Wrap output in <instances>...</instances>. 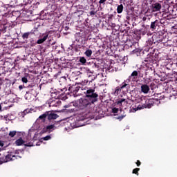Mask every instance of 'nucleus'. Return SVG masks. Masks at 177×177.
Returning <instances> with one entry per match:
<instances>
[{"instance_id":"f257e3e1","label":"nucleus","mask_w":177,"mask_h":177,"mask_svg":"<svg viewBox=\"0 0 177 177\" xmlns=\"http://www.w3.org/2000/svg\"><path fill=\"white\" fill-rule=\"evenodd\" d=\"M82 93L85 94V97L75 101L73 106L78 110H86L89 113L93 111L95 104L99 102V93L96 92L95 88H91L86 86L82 87Z\"/></svg>"},{"instance_id":"f03ea898","label":"nucleus","mask_w":177,"mask_h":177,"mask_svg":"<svg viewBox=\"0 0 177 177\" xmlns=\"http://www.w3.org/2000/svg\"><path fill=\"white\" fill-rule=\"evenodd\" d=\"M82 88H85V85L82 84V83H76L73 85H69L68 91L71 93H73V95H77L80 89L82 91Z\"/></svg>"},{"instance_id":"7ed1b4c3","label":"nucleus","mask_w":177,"mask_h":177,"mask_svg":"<svg viewBox=\"0 0 177 177\" xmlns=\"http://www.w3.org/2000/svg\"><path fill=\"white\" fill-rule=\"evenodd\" d=\"M156 102H159L158 99H149V100H146L145 103H144V106H145V109H151L153 106H154V103Z\"/></svg>"},{"instance_id":"20e7f679","label":"nucleus","mask_w":177,"mask_h":177,"mask_svg":"<svg viewBox=\"0 0 177 177\" xmlns=\"http://www.w3.org/2000/svg\"><path fill=\"white\" fill-rule=\"evenodd\" d=\"M162 24L161 21L156 19L151 22L150 28L152 31H153V30H158Z\"/></svg>"},{"instance_id":"39448f33","label":"nucleus","mask_w":177,"mask_h":177,"mask_svg":"<svg viewBox=\"0 0 177 177\" xmlns=\"http://www.w3.org/2000/svg\"><path fill=\"white\" fill-rule=\"evenodd\" d=\"M55 129L56 126H55V124H50L43 128L41 131V133H46V132H48V133H50V132H53Z\"/></svg>"},{"instance_id":"423d86ee","label":"nucleus","mask_w":177,"mask_h":177,"mask_svg":"<svg viewBox=\"0 0 177 177\" xmlns=\"http://www.w3.org/2000/svg\"><path fill=\"white\" fill-rule=\"evenodd\" d=\"M138 75L137 71H133L127 81H129V82H136V81H138Z\"/></svg>"},{"instance_id":"0eeeda50","label":"nucleus","mask_w":177,"mask_h":177,"mask_svg":"<svg viewBox=\"0 0 177 177\" xmlns=\"http://www.w3.org/2000/svg\"><path fill=\"white\" fill-rule=\"evenodd\" d=\"M128 84L125 83V82H124L122 84L121 87L120 88V86H118L115 88V91L113 92V95L115 96H117L118 95V93H120V92H121V89H124V88H127V86H128Z\"/></svg>"},{"instance_id":"6e6552de","label":"nucleus","mask_w":177,"mask_h":177,"mask_svg":"<svg viewBox=\"0 0 177 177\" xmlns=\"http://www.w3.org/2000/svg\"><path fill=\"white\" fill-rule=\"evenodd\" d=\"M47 118L49 121H51V120H56L59 115L52 111H46Z\"/></svg>"},{"instance_id":"1a4fd4ad","label":"nucleus","mask_w":177,"mask_h":177,"mask_svg":"<svg viewBox=\"0 0 177 177\" xmlns=\"http://www.w3.org/2000/svg\"><path fill=\"white\" fill-rule=\"evenodd\" d=\"M59 84L61 86H63L61 91H64L66 89V84H67V79L66 77H61L59 80Z\"/></svg>"},{"instance_id":"9d476101","label":"nucleus","mask_w":177,"mask_h":177,"mask_svg":"<svg viewBox=\"0 0 177 177\" xmlns=\"http://www.w3.org/2000/svg\"><path fill=\"white\" fill-rule=\"evenodd\" d=\"M161 3H155L152 5V10L153 12H160L161 10Z\"/></svg>"},{"instance_id":"9b49d317","label":"nucleus","mask_w":177,"mask_h":177,"mask_svg":"<svg viewBox=\"0 0 177 177\" xmlns=\"http://www.w3.org/2000/svg\"><path fill=\"white\" fill-rule=\"evenodd\" d=\"M149 91H150V87L147 84H142L141 86V92H142V93L147 94L149 93Z\"/></svg>"},{"instance_id":"f8f14e48","label":"nucleus","mask_w":177,"mask_h":177,"mask_svg":"<svg viewBox=\"0 0 177 177\" xmlns=\"http://www.w3.org/2000/svg\"><path fill=\"white\" fill-rule=\"evenodd\" d=\"M165 8H167L168 12H171L172 16H175V17H177V10L176 11H174V10L172 9V6L168 4L165 5Z\"/></svg>"},{"instance_id":"ddd939ff","label":"nucleus","mask_w":177,"mask_h":177,"mask_svg":"<svg viewBox=\"0 0 177 177\" xmlns=\"http://www.w3.org/2000/svg\"><path fill=\"white\" fill-rule=\"evenodd\" d=\"M16 158H17L16 155H13L12 153L8 154L5 156V160H7V162L8 161H14V160H16Z\"/></svg>"},{"instance_id":"4468645a","label":"nucleus","mask_w":177,"mask_h":177,"mask_svg":"<svg viewBox=\"0 0 177 177\" xmlns=\"http://www.w3.org/2000/svg\"><path fill=\"white\" fill-rule=\"evenodd\" d=\"M21 135H23V133L20 132V131H10L9 133V136H10V138H15V136H21Z\"/></svg>"},{"instance_id":"2eb2a0df","label":"nucleus","mask_w":177,"mask_h":177,"mask_svg":"<svg viewBox=\"0 0 177 177\" xmlns=\"http://www.w3.org/2000/svg\"><path fill=\"white\" fill-rule=\"evenodd\" d=\"M48 37H49V34H46L45 36L43 37L41 39H39L37 41L38 45H41V44H44L46 39H48Z\"/></svg>"},{"instance_id":"dca6fc26","label":"nucleus","mask_w":177,"mask_h":177,"mask_svg":"<svg viewBox=\"0 0 177 177\" xmlns=\"http://www.w3.org/2000/svg\"><path fill=\"white\" fill-rule=\"evenodd\" d=\"M46 117H47V113H46V111L44 113H43L42 115L39 116L37 121H39V120H41V122H45V121H46Z\"/></svg>"},{"instance_id":"f3484780","label":"nucleus","mask_w":177,"mask_h":177,"mask_svg":"<svg viewBox=\"0 0 177 177\" xmlns=\"http://www.w3.org/2000/svg\"><path fill=\"white\" fill-rule=\"evenodd\" d=\"M24 143H26V142L24 141V140L21 137H20L19 139H17L15 141L16 146H21V145H24Z\"/></svg>"},{"instance_id":"a211bd4d","label":"nucleus","mask_w":177,"mask_h":177,"mask_svg":"<svg viewBox=\"0 0 177 177\" xmlns=\"http://www.w3.org/2000/svg\"><path fill=\"white\" fill-rule=\"evenodd\" d=\"M146 106L145 104H142V105H138V106H135V107H133L134 111H138V110H142L143 109H145Z\"/></svg>"},{"instance_id":"6ab92c4d","label":"nucleus","mask_w":177,"mask_h":177,"mask_svg":"<svg viewBox=\"0 0 177 177\" xmlns=\"http://www.w3.org/2000/svg\"><path fill=\"white\" fill-rule=\"evenodd\" d=\"M31 34H34V32H32V30H31V32H28L24 33L22 35L23 39H28V37H30V35H31Z\"/></svg>"},{"instance_id":"aec40b11","label":"nucleus","mask_w":177,"mask_h":177,"mask_svg":"<svg viewBox=\"0 0 177 177\" xmlns=\"http://www.w3.org/2000/svg\"><path fill=\"white\" fill-rule=\"evenodd\" d=\"M123 11H124V6L122 4L118 5L117 12L118 14H121L122 13Z\"/></svg>"},{"instance_id":"412c9836","label":"nucleus","mask_w":177,"mask_h":177,"mask_svg":"<svg viewBox=\"0 0 177 177\" xmlns=\"http://www.w3.org/2000/svg\"><path fill=\"white\" fill-rule=\"evenodd\" d=\"M142 27L145 28L144 30L143 29L141 30V34L142 35H146L147 34V27H150V26H146L145 24L142 25Z\"/></svg>"},{"instance_id":"4be33fe9","label":"nucleus","mask_w":177,"mask_h":177,"mask_svg":"<svg viewBox=\"0 0 177 177\" xmlns=\"http://www.w3.org/2000/svg\"><path fill=\"white\" fill-rule=\"evenodd\" d=\"M92 50L91 49H87L85 52H84V55L86 56V57H91V56H92Z\"/></svg>"},{"instance_id":"5701e85b","label":"nucleus","mask_w":177,"mask_h":177,"mask_svg":"<svg viewBox=\"0 0 177 177\" xmlns=\"http://www.w3.org/2000/svg\"><path fill=\"white\" fill-rule=\"evenodd\" d=\"M57 98L61 99L62 100H66L67 99V95L64 93H61L59 96H57Z\"/></svg>"},{"instance_id":"b1692460","label":"nucleus","mask_w":177,"mask_h":177,"mask_svg":"<svg viewBox=\"0 0 177 177\" xmlns=\"http://www.w3.org/2000/svg\"><path fill=\"white\" fill-rule=\"evenodd\" d=\"M124 102H126L125 99L124 98L119 99L116 102V104H118V106H122V103H124Z\"/></svg>"},{"instance_id":"393cba45","label":"nucleus","mask_w":177,"mask_h":177,"mask_svg":"<svg viewBox=\"0 0 177 177\" xmlns=\"http://www.w3.org/2000/svg\"><path fill=\"white\" fill-rule=\"evenodd\" d=\"M79 62L81 63V64L85 65L86 63V59L84 58V57H80Z\"/></svg>"},{"instance_id":"a878e982","label":"nucleus","mask_w":177,"mask_h":177,"mask_svg":"<svg viewBox=\"0 0 177 177\" xmlns=\"http://www.w3.org/2000/svg\"><path fill=\"white\" fill-rule=\"evenodd\" d=\"M24 88H34V86H35V83H28V85L26 84V86H24Z\"/></svg>"},{"instance_id":"bb28decb","label":"nucleus","mask_w":177,"mask_h":177,"mask_svg":"<svg viewBox=\"0 0 177 177\" xmlns=\"http://www.w3.org/2000/svg\"><path fill=\"white\" fill-rule=\"evenodd\" d=\"M140 171V168H136L133 170L132 174H135V175H137V176H139V171Z\"/></svg>"},{"instance_id":"cd10ccee","label":"nucleus","mask_w":177,"mask_h":177,"mask_svg":"<svg viewBox=\"0 0 177 177\" xmlns=\"http://www.w3.org/2000/svg\"><path fill=\"white\" fill-rule=\"evenodd\" d=\"M21 81L24 84H30V82H28V80L26 77H22Z\"/></svg>"},{"instance_id":"c85d7f7f","label":"nucleus","mask_w":177,"mask_h":177,"mask_svg":"<svg viewBox=\"0 0 177 177\" xmlns=\"http://www.w3.org/2000/svg\"><path fill=\"white\" fill-rule=\"evenodd\" d=\"M3 162H8L7 159H5V157L0 158V164H3Z\"/></svg>"},{"instance_id":"c756f323","label":"nucleus","mask_w":177,"mask_h":177,"mask_svg":"<svg viewBox=\"0 0 177 177\" xmlns=\"http://www.w3.org/2000/svg\"><path fill=\"white\" fill-rule=\"evenodd\" d=\"M124 117H125V115H121L115 117V118L116 120H119V121H122Z\"/></svg>"},{"instance_id":"7c9ffc66","label":"nucleus","mask_w":177,"mask_h":177,"mask_svg":"<svg viewBox=\"0 0 177 177\" xmlns=\"http://www.w3.org/2000/svg\"><path fill=\"white\" fill-rule=\"evenodd\" d=\"M24 145L26 147H31L34 146V144L32 142H31L26 143V144H24Z\"/></svg>"},{"instance_id":"2f4dec72","label":"nucleus","mask_w":177,"mask_h":177,"mask_svg":"<svg viewBox=\"0 0 177 177\" xmlns=\"http://www.w3.org/2000/svg\"><path fill=\"white\" fill-rule=\"evenodd\" d=\"M28 113H31V109H26L24 111L23 114H24V115H26V114H28Z\"/></svg>"},{"instance_id":"473e14b6","label":"nucleus","mask_w":177,"mask_h":177,"mask_svg":"<svg viewBox=\"0 0 177 177\" xmlns=\"http://www.w3.org/2000/svg\"><path fill=\"white\" fill-rule=\"evenodd\" d=\"M113 17H114V15L113 14H111L108 16V20L109 21H111L113 20Z\"/></svg>"},{"instance_id":"72a5a7b5","label":"nucleus","mask_w":177,"mask_h":177,"mask_svg":"<svg viewBox=\"0 0 177 177\" xmlns=\"http://www.w3.org/2000/svg\"><path fill=\"white\" fill-rule=\"evenodd\" d=\"M118 108H113L112 113H113L114 114H117V113H118Z\"/></svg>"},{"instance_id":"f704fd0d","label":"nucleus","mask_w":177,"mask_h":177,"mask_svg":"<svg viewBox=\"0 0 177 177\" xmlns=\"http://www.w3.org/2000/svg\"><path fill=\"white\" fill-rule=\"evenodd\" d=\"M52 139V137L50 136H46V137L43 138L44 140H50Z\"/></svg>"},{"instance_id":"c9c22d12","label":"nucleus","mask_w":177,"mask_h":177,"mask_svg":"<svg viewBox=\"0 0 177 177\" xmlns=\"http://www.w3.org/2000/svg\"><path fill=\"white\" fill-rule=\"evenodd\" d=\"M89 15H90V16H91L92 17H93V16H94L95 15H96V12L94 11V10H92V11H91V12H89Z\"/></svg>"},{"instance_id":"e433bc0d","label":"nucleus","mask_w":177,"mask_h":177,"mask_svg":"<svg viewBox=\"0 0 177 177\" xmlns=\"http://www.w3.org/2000/svg\"><path fill=\"white\" fill-rule=\"evenodd\" d=\"M150 88L153 91V89H154V86H156V84H154V82H152L150 84Z\"/></svg>"},{"instance_id":"4c0bfd02","label":"nucleus","mask_w":177,"mask_h":177,"mask_svg":"<svg viewBox=\"0 0 177 177\" xmlns=\"http://www.w3.org/2000/svg\"><path fill=\"white\" fill-rule=\"evenodd\" d=\"M93 67H95V68H99V67H100V66H99V64L94 63Z\"/></svg>"},{"instance_id":"58836bf2","label":"nucleus","mask_w":177,"mask_h":177,"mask_svg":"<svg viewBox=\"0 0 177 177\" xmlns=\"http://www.w3.org/2000/svg\"><path fill=\"white\" fill-rule=\"evenodd\" d=\"M106 1L107 0H100L99 3L100 4L103 3L104 5V3H106Z\"/></svg>"},{"instance_id":"ea45409f","label":"nucleus","mask_w":177,"mask_h":177,"mask_svg":"<svg viewBox=\"0 0 177 177\" xmlns=\"http://www.w3.org/2000/svg\"><path fill=\"white\" fill-rule=\"evenodd\" d=\"M24 86H26L25 84H24V85H19V89L20 91H21V89H23V88H24Z\"/></svg>"},{"instance_id":"a19ab883","label":"nucleus","mask_w":177,"mask_h":177,"mask_svg":"<svg viewBox=\"0 0 177 177\" xmlns=\"http://www.w3.org/2000/svg\"><path fill=\"white\" fill-rule=\"evenodd\" d=\"M0 147H3V142L0 141ZM2 149L0 148V151H1Z\"/></svg>"},{"instance_id":"79ce46f5","label":"nucleus","mask_w":177,"mask_h":177,"mask_svg":"<svg viewBox=\"0 0 177 177\" xmlns=\"http://www.w3.org/2000/svg\"><path fill=\"white\" fill-rule=\"evenodd\" d=\"M142 164V162H140V160H137V162H136V165H137V167H140V165Z\"/></svg>"},{"instance_id":"37998d69","label":"nucleus","mask_w":177,"mask_h":177,"mask_svg":"<svg viewBox=\"0 0 177 177\" xmlns=\"http://www.w3.org/2000/svg\"><path fill=\"white\" fill-rule=\"evenodd\" d=\"M110 26H111V27L112 28H115V24H114V23H111Z\"/></svg>"},{"instance_id":"c03bdc74","label":"nucleus","mask_w":177,"mask_h":177,"mask_svg":"<svg viewBox=\"0 0 177 177\" xmlns=\"http://www.w3.org/2000/svg\"><path fill=\"white\" fill-rule=\"evenodd\" d=\"M60 103H62V102H60V101H57V104H55V106H59V104H60Z\"/></svg>"},{"instance_id":"a18cd8bd","label":"nucleus","mask_w":177,"mask_h":177,"mask_svg":"<svg viewBox=\"0 0 177 177\" xmlns=\"http://www.w3.org/2000/svg\"><path fill=\"white\" fill-rule=\"evenodd\" d=\"M146 20H147V17H142V21H146Z\"/></svg>"},{"instance_id":"49530a36","label":"nucleus","mask_w":177,"mask_h":177,"mask_svg":"<svg viewBox=\"0 0 177 177\" xmlns=\"http://www.w3.org/2000/svg\"><path fill=\"white\" fill-rule=\"evenodd\" d=\"M126 18H127V20H130V19H131V17L129 16H127Z\"/></svg>"},{"instance_id":"de8ad7c7","label":"nucleus","mask_w":177,"mask_h":177,"mask_svg":"<svg viewBox=\"0 0 177 177\" xmlns=\"http://www.w3.org/2000/svg\"><path fill=\"white\" fill-rule=\"evenodd\" d=\"M2 110V106L0 104V111Z\"/></svg>"},{"instance_id":"09e8293b","label":"nucleus","mask_w":177,"mask_h":177,"mask_svg":"<svg viewBox=\"0 0 177 177\" xmlns=\"http://www.w3.org/2000/svg\"><path fill=\"white\" fill-rule=\"evenodd\" d=\"M140 77H143V74L140 75Z\"/></svg>"},{"instance_id":"8fccbe9b","label":"nucleus","mask_w":177,"mask_h":177,"mask_svg":"<svg viewBox=\"0 0 177 177\" xmlns=\"http://www.w3.org/2000/svg\"><path fill=\"white\" fill-rule=\"evenodd\" d=\"M143 99H145V97H143L142 98H141V100H143Z\"/></svg>"},{"instance_id":"3c124183","label":"nucleus","mask_w":177,"mask_h":177,"mask_svg":"<svg viewBox=\"0 0 177 177\" xmlns=\"http://www.w3.org/2000/svg\"><path fill=\"white\" fill-rule=\"evenodd\" d=\"M88 81H86V84H88Z\"/></svg>"},{"instance_id":"603ef678","label":"nucleus","mask_w":177,"mask_h":177,"mask_svg":"<svg viewBox=\"0 0 177 177\" xmlns=\"http://www.w3.org/2000/svg\"><path fill=\"white\" fill-rule=\"evenodd\" d=\"M85 82H86V80H84V84H85Z\"/></svg>"},{"instance_id":"864d4df0","label":"nucleus","mask_w":177,"mask_h":177,"mask_svg":"<svg viewBox=\"0 0 177 177\" xmlns=\"http://www.w3.org/2000/svg\"><path fill=\"white\" fill-rule=\"evenodd\" d=\"M91 82H92V81H90V82H89V84H90Z\"/></svg>"},{"instance_id":"5fc2aeb1","label":"nucleus","mask_w":177,"mask_h":177,"mask_svg":"<svg viewBox=\"0 0 177 177\" xmlns=\"http://www.w3.org/2000/svg\"><path fill=\"white\" fill-rule=\"evenodd\" d=\"M148 20H150V18H148Z\"/></svg>"},{"instance_id":"6e6d98bb","label":"nucleus","mask_w":177,"mask_h":177,"mask_svg":"<svg viewBox=\"0 0 177 177\" xmlns=\"http://www.w3.org/2000/svg\"><path fill=\"white\" fill-rule=\"evenodd\" d=\"M0 31H1V29H0Z\"/></svg>"}]
</instances>
